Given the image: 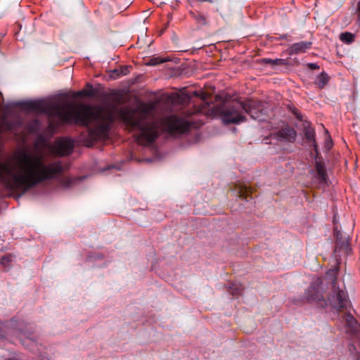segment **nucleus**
I'll use <instances>...</instances> for the list:
<instances>
[{"label":"nucleus","mask_w":360,"mask_h":360,"mask_svg":"<svg viewBox=\"0 0 360 360\" xmlns=\"http://www.w3.org/2000/svg\"><path fill=\"white\" fill-rule=\"evenodd\" d=\"M86 89H82L78 92V95L80 96H89V97H94L96 94V89L93 87L92 84H87Z\"/></svg>","instance_id":"obj_22"},{"label":"nucleus","mask_w":360,"mask_h":360,"mask_svg":"<svg viewBox=\"0 0 360 360\" xmlns=\"http://www.w3.org/2000/svg\"><path fill=\"white\" fill-rule=\"evenodd\" d=\"M355 36L351 32H345L341 33L340 35V39L345 44H351L354 41Z\"/></svg>","instance_id":"obj_23"},{"label":"nucleus","mask_w":360,"mask_h":360,"mask_svg":"<svg viewBox=\"0 0 360 360\" xmlns=\"http://www.w3.org/2000/svg\"><path fill=\"white\" fill-rule=\"evenodd\" d=\"M326 133L328 135V131L326 130Z\"/></svg>","instance_id":"obj_41"},{"label":"nucleus","mask_w":360,"mask_h":360,"mask_svg":"<svg viewBox=\"0 0 360 360\" xmlns=\"http://www.w3.org/2000/svg\"><path fill=\"white\" fill-rule=\"evenodd\" d=\"M168 60H169L168 59H167L165 58H162V57H160V56H158V57H153V58H150L147 61L146 65H149V66H155L157 65L165 63V62H167Z\"/></svg>","instance_id":"obj_24"},{"label":"nucleus","mask_w":360,"mask_h":360,"mask_svg":"<svg viewBox=\"0 0 360 360\" xmlns=\"http://www.w3.org/2000/svg\"><path fill=\"white\" fill-rule=\"evenodd\" d=\"M5 326L6 328H12L14 330L19 332L30 340L32 344H34L36 341L32 336V333L30 330L32 328V326L29 324H26L24 322H18L15 318H13L9 321H6Z\"/></svg>","instance_id":"obj_10"},{"label":"nucleus","mask_w":360,"mask_h":360,"mask_svg":"<svg viewBox=\"0 0 360 360\" xmlns=\"http://www.w3.org/2000/svg\"><path fill=\"white\" fill-rule=\"evenodd\" d=\"M325 147L327 150H330L333 146V141L330 136H328V139L326 140Z\"/></svg>","instance_id":"obj_28"},{"label":"nucleus","mask_w":360,"mask_h":360,"mask_svg":"<svg viewBox=\"0 0 360 360\" xmlns=\"http://www.w3.org/2000/svg\"><path fill=\"white\" fill-rule=\"evenodd\" d=\"M162 127L170 136L179 137L187 134L192 128H198V124L191 119L176 115H171L162 119Z\"/></svg>","instance_id":"obj_4"},{"label":"nucleus","mask_w":360,"mask_h":360,"mask_svg":"<svg viewBox=\"0 0 360 360\" xmlns=\"http://www.w3.org/2000/svg\"><path fill=\"white\" fill-rule=\"evenodd\" d=\"M355 360H360V352L356 354Z\"/></svg>","instance_id":"obj_36"},{"label":"nucleus","mask_w":360,"mask_h":360,"mask_svg":"<svg viewBox=\"0 0 360 360\" xmlns=\"http://www.w3.org/2000/svg\"><path fill=\"white\" fill-rule=\"evenodd\" d=\"M166 28H167V27H165L164 28V30H162L161 31V33L164 32V30H165Z\"/></svg>","instance_id":"obj_40"},{"label":"nucleus","mask_w":360,"mask_h":360,"mask_svg":"<svg viewBox=\"0 0 360 360\" xmlns=\"http://www.w3.org/2000/svg\"><path fill=\"white\" fill-rule=\"evenodd\" d=\"M304 139L309 146H311L314 152L318 154V145L315 139V130L309 124H304L303 130Z\"/></svg>","instance_id":"obj_14"},{"label":"nucleus","mask_w":360,"mask_h":360,"mask_svg":"<svg viewBox=\"0 0 360 360\" xmlns=\"http://www.w3.org/2000/svg\"><path fill=\"white\" fill-rule=\"evenodd\" d=\"M65 171V167L60 160L46 162L41 155L24 153L16 165L0 162V184L18 196L46 181L59 177L61 184L68 188L74 179L63 176Z\"/></svg>","instance_id":"obj_1"},{"label":"nucleus","mask_w":360,"mask_h":360,"mask_svg":"<svg viewBox=\"0 0 360 360\" xmlns=\"http://www.w3.org/2000/svg\"><path fill=\"white\" fill-rule=\"evenodd\" d=\"M15 106L28 111L43 113L51 118L56 117L61 123H74L85 127L87 136L84 142L87 147H91L96 141L105 137L108 134V124L102 120L99 112L89 105H82L75 110H66L57 103L35 100L18 101L15 103Z\"/></svg>","instance_id":"obj_2"},{"label":"nucleus","mask_w":360,"mask_h":360,"mask_svg":"<svg viewBox=\"0 0 360 360\" xmlns=\"http://www.w3.org/2000/svg\"><path fill=\"white\" fill-rule=\"evenodd\" d=\"M261 63L264 65H271L272 67L276 65H287V61L285 59L283 58H276V59H270V58H262Z\"/></svg>","instance_id":"obj_21"},{"label":"nucleus","mask_w":360,"mask_h":360,"mask_svg":"<svg viewBox=\"0 0 360 360\" xmlns=\"http://www.w3.org/2000/svg\"><path fill=\"white\" fill-rule=\"evenodd\" d=\"M0 98L3 99V94L0 92Z\"/></svg>","instance_id":"obj_39"},{"label":"nucleus","mask_w":360,"mask_h":360,"mask_svg":"<svg viewBox=\"0 0 360 360\" xmlns=\"http://www.w3.org/2000/svg\"><path fill=\"white\" fill-rule=\"evenodd\" d=\"M307 67L311 70L319 69V65L317 63H307Z\"/></svg>","instance_id":"obj_30"},{"label":"nucleus","mask_w":360,"mask_h":360,"mask_svg":"<svg viewBox=\"0 0 360 360\" xmlns=\"http://www.w3.org/2000/svg\"><path fill=\"white\" fill-rule=\"evenodd\" d=\"M229 292L233 296H238L241 295L243 288L240 283L238 282H231L229 283L228 286Z\"/></svg>","instance_id":"obj_20"},{"label":"nucleus","mask_w":360,"mask_h":360,"mask_svg":"<svg viewBox=\"0 0 360 360\" xmlns=\"http://www.w3.org/2000/svg\"><path fill=\"white\" fill-rule=\"evenodd\" d=\"M5 332L1 328L0 329V339L5 338Z\"/></svg>","instance_id":"obj_34"},{"label":"nucleus","mask_w":360,"mask_h":360,"mask_svg":"<svg viewBox=\"0 0 360 360\" xmlns=\"http://www.w3.org/2000/svg\"><path fill=\"white\" fill-rule=\"evenodd\" d=\"M200 2H205V1H207V2H210V3H212V0H198Z\"/></svg>","instance_id":"obj_37"},{"label":"nucleus","mask_w":360,"mask_h":360,"mask_svg":"<svg viewBox=\"0 0 360 360\" xmlns=\"http://www.w3.org/2000/svg\"><path fill=\"white\" fill-rule=\"evenodd\" d=\"M6 360H20L17 358H9V359H7Z\"/></svg>","instance_id":"obj_38"},{"label":"nucleus","mask_w":360,"mask_h":360,"mask_svg":"<svg viewBox=\"0 0 360 360\" xmlns=\"http://www.w3.org/2000/svg\"><path fill=\"white\" fill-rule=\"evenodd\" d=\"M245 115L258 122H265L269 118V109L266 104L261 101L247 99L243 101Z\"/></svg>","instance_id":"obj_7"},{"label":"nucleus","mask_w":360,"mask_h":360,"mask_svg":"<svg viewBox=\"0 0 360 360\" xmlns=\"http://www.w3.org/2000/svg\"><path fill=\"white\" fill-rule=\"evenodd\" d=\"M334 237L335 247L333 253L335 257L338 259L340 258L342 255H349L352 252L349 236L342 233L340 231L338 230L337 228H335Z\"/></svg>","instance_id":"obj_9"},{"label":"nucleus","mask_w":360,"mask_h":360,"mask_svg":"<svg viewBox=\"0 0 360 360\" xmlns=\"http://www.w3.org/2000/svg\"><path fill=\"white\" fill-rule=\"evenodd\" d=\"M357 12H358V19H357V21H358V23L360 25V1L357 4Z\"/></svg>","instance_id":"obj_31"},{"label":"nucleus","mask_w":360,"mask_h":360,"mask_svg":"<svg viewBox=\"0 0 360 360\" xmlns=\"http://www.w3.org/2000/svg\"><path fill=\"white\" fill-rule=\"evenodd\" d=\"M191 96L186 92L174 93L170 95L168 98L169 101L173 105H184L187 104L191 101Z\"/></svg>","instance_id":"obj_16"},{"label":"nucleus","mask_w":360,"mask_h":360,"mask_svg":"<svg viewBox=\"0 0 360 360\" xmlns=\"http://www.w3.org/2000/svg\"><path fill=\"white\" fill-rule=\"evenodd\" d=\"M134 129L137 130L136 140L147 145H151L159 136L158 124L148 122L144 118H133L131 120Z\"/></svg>","instance_id":"obj_5"},{"label":"nucleus","mask_w":360,"mask_h":360,"mask_svg":"<svg viewBox=\"0 0 360 360\" xmlns=\"http://www.w3.org/2000/svg\"><path fill=\"white\" fill-rule=\"evenodd\" d=\"M104 257V255L99 252H93L89 255L88 256V260L90 262H94L96 260L103 259Z\"/></svg>","instance_id":"obj_25"},{"label":"nucleus","mask_w":360,"mask_h":360,"mask_svg":"<svg viewBox=\"0 0 360 360\" xmlns=\"http://www.w3.org/2000/svg\"><path fill=\"white\" fill-rule=\"evenodd\" d=\"M13 260V257L11 255H6L1 258V264L4 266L8 265Z\"/></svg>","instance_id":"obj_26"},{"label":"nucleus","mask_w":360,"mask_h":360,"mask_svg":"<svg viewBox=\"0 0 360 360\" xmlns=\"http://www.w3.org/2000/svg\"><path fill=\"white\" fill-rule=\"evenodd\" d=\"M196 20L201 25H205L206 22L205 18L201 14H198V17L196 18Z\"/></svg>","instance_id":"obj_29"},{"label":"nucleus","mask_w":360,"mask_h":360,"mask_svg":"<svg viewBox=\"0 0 360 360\" xmlns=\"http://www.w3.org/2000/svg\"><path fill=\"white\" fill-rule=\"evenodd\" d=\"M314 161L317 176L320 180L321 183L326 184L327 182L328 176L326 172L325 163L324 162L322 161L321 158L319 156V153L316 154V157Z\"/></svg>","instance_id":"obj_13"},{"label":"nucleus","mask_w":360,"mask_h":360,"mask_svg":"<svg viewBox=\"0 0 360 360\" xmlns=\"http://www.w3.org/2000/svg\"><path fill=\"white\" fill-rule=\"evenodd\" d=\"M75 143L72 140L65 139L58 143L57 150L60 155H68L73 151Z\"/></svg>","instance_id":"obj_15"},{"label":"nucleus","mask_w":360,"mask_h":360,"mask_svg":"<svg viewBox=\"0 0 360 360\" xmlns=\"http://www.w3.org/2000/svg\"><path fill=\"white\" fill-rule=\"evenodd\" d=\"M343 314L340 316V320L345 324L347 331L352 334L356 333L359 330V324L349 310L342 311Z\"/></svg>","instance_id":"obj_12"},{"label":"nucleus","mask_w":360,"mask_h":360,"mask_svg":"<svg viewBox=\"0 0 360 360\" xmlns=\"http://www.w3.org/2000/svg\"><path fill=\"white\" fill-rule=\"evenodd\" d=\"M112 74L115 75V76L114 77V78H116V77H120V71H119V68H116V69H114L112 71Z\"/></svg>","instance_id":"obj_32"},{"label":"nucleus","mask_w":360,"mask_h":360,"mask_svg":"<svg viewBox=\"0 0 360 360\" xmlns=\"http://www.w3.org/2000/svg\"><path fill=\"white\" fill-rule=\"evenodd\" d=\"M238 197L242 199L245 200L248 202H252L253 200V198L251 196V191L250 188H248L247 186H241L239 188L238 191Z\"/></svg>","instance_id":"obj_18"},{"label":"nucleus","mask_w":360,"mask_h":360,"mask_svg":"<svg viewBox=\"0 0 360 360\" xmlns=\"http://www.w3.org/2000/svg\"><path fill=\"white\" fill-rule=\"evenodd\" d=\"M294 114H295V117H296V118H297V119H298V120H302V114H301L300 112H298V111H295V112H294Z\"/></svg>","instance_id":"obj_33"},{"label":"nucleus","mask_w":360,"mask_h":360,"mask_svg":"<svg viewBox=\"0 0 360 360\" xmlns=\"http://www.w3.org/2000/svg\"><path fill=\"white\" fill-rule=\"evenodd\" d=\"M322 285V278H316L308 287L305 292V298L308 303L314 304L317 308L323 309L327 304L323 294Z\"/></svg>","instance_id":"obj_8"},{"label":"nucleus","mask_w":360,"mask_h":360,"mask_svg":"<svg viewBox=\"0 0 360 360\" xmlns=\"http://www.w3.org/2000/svg\"><path fill=\"white\" fill-rule=\"evenodd\" d=\"M243 101H233L222 105L219 115L224 124H238L247 120Z\"/></svg>","instance_id":"obj_6"},{"label":"nucleus","mask_w":360,"mask_h":360,"mask_svg":"<svg viewBox=\"0 0 360 360\" xmlns=\"http://www.w3.org/2000/svg\"><path fill=\"white\" fill-rule=\"evenodd\" d=\"M271 136L279 141L294 143L297 138V132L293 127L287 126L281 128L276 132L271 134Z\"/></svg>","instance_id":"obj_11"},{"label":"nucleus","mask_w":360,"mask_h":360,"mask_svg":"<svg viewBox=\"0 0 360 360\" xmlns=\"http://www.w3.org/2000/svg\"><path fill=\"white\" fill-rule=\"evenodd\" d=\"M329 82V77L328 74L325 72H322L320 75H319L315 79V84L319 89H323Z\"/></svg>","instance_id":"obj_19"},{"label":"nucleus","mask_w":360,"mask_h":360,"mask_svg":"<svg viewBox=\"0 0 360 360\" xmlns=\"http://www.w3.org/2000/svg\"><path fill=\"white\" fill-rule=\"evenodd\" d=\"M325 279L327 283L330 285L331 289L326 299L327 306L323 308V310L330 311L338 315H340L342 311L349 310L352 303L345 286L343 285L340 288L338 283V269L328 270L326 273Z\"/></svg>","instance_id":"obj_3"},{"label":"nucleus","mask_w":360,"mask_h":360,"mask_svg":"<svg viewBox=\"0 0 360 360\" xmlns=\"http://www.w3.org/2000/svg\"><path fill=\"white\" fill-rule=\"evenodd\" d=\"M131 66H122L119 68L120 71V77L123 75H127L129 73L131 70Z\"/></svg>","instance_id":"obj_27"},{"label":"nucleus","mask_w":360,"mask_h":360,"mask_svg":"<svg viewBox=\"0 0 360 360\" xmlns=\"http://www.w3.org/2000/svg\"><path fill=\"white\" fill-rule=\"evenodd\" d=\"M287 37L288 35L287 34H283V35H281L279 38L281 39H287Z\"/></svg>","instance_id":"obj_35"},{"label":"nucleus","mask_w":360,"mask_h":360,"mask_svg":"<svg viewBox=\"0 0 360 360\" xmlns=\"http://www.w3.org/2000/svg\"><path fill=\"white\" fill-rule=\"evenodd\" d=\"M311 41H300L292 44L288 49L290 55L305 53L311 46Z\"/></svg>","instance_id":"obj_17"}]
</instances>
